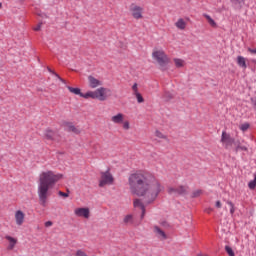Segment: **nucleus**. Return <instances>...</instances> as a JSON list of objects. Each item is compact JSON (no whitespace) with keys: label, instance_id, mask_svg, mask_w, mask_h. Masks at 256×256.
I'll use <instances>...</instances> for the list:
<instances>
[{"label":"nucleus","instance_id":"nucleus-3","mask_svg":"<svg viewBox=\"0 0 256 256\" xmlns=\"http://www.w3.org/2000/svg\"><path fill=\"white\" fill-rule=\"evenodd\" d=\"M152 59L156 61L161 71H167V66L171 62V59H169V55L165 53V50L159 48H155L152 51Z\"/></svg>","mask_w":256,"mask_h":256},{"label":"nucleus","instance_id":"nucleus-24","mask_svg":"<svg viewBox=\"0 0 256 256\" xmlns=\"http://www.w3.org/2000/svg\"><path fill=\"white\" fill-rule=\"evenodd\" d=\"M67 131H70L72 133H79V129L73 125V123H67L66 124Z\"/></svg>","mask_w":256,"mask_h":256},{"label":"nucleus","instance_id":"nucleus-1","mask_svg":"<svg viewBox=\"0 0 256 256\" xmlns=\"http://www.w3.org/2000/svg\"><path fill=\"white\" fill-rule=\"evenodd\" d=\"M128 185L131 193L143 197L146 205H151L159 197V193L163 191L161 182L153 174L143 171L131 174L128 178Z\"/></svg>","mask_w":256,"mask_h":256},{"label":"nucleus","instance_id":"nucleus-7","mask_svg":"<svg viewBox=\"0 0 256 256\" xmlns=\"http://www.w3.org/2000/svg\"><path fill=\"white\" fill-rule=\"evenodd\" d=\"M94 93L98 101H107L109 93H111V90L109 88L99 87L98 89L94 90Z\"/></svg>","mask_w":256,"mask_h":256},{"label":"nucleus","instance_id":"nucleus-12","mask_svg":"<svg viewBox=\"0 0 256 256\" xmlns=\"http://www.w3.org/2000/svg\"><path fill=\"white\" fill-rule=\"evenodd\" d=\"M74 215L76 217H83L84 219H89L91 217V211L89 208H76L74 210Z\"/></svg>","mask_w":256,"mask_h":256},{"label":"nucleus","instance_id":"nucleus-18","mask_svg":"<svg viewBox=\"0 0 256 256\" xmlns=\"http://www.w3.org/2000/svg\"><path fill=\"white\" fill-rule=\"evenodd\" d=\"M203 17L206 19L208 25H210L212 29H217L219 27L217 22H215V20L209 14H203Z\"/></svg>","mask_w":256,"mask_h":256},{"label":"nucleus","instance_id":"nucleus-42","mask_svg":"<svg viewBox=\"0 0 256 256\" xmlns=\"http://www.w3.org/2000/svg\"><path fill=\"white\" fill-rule=\"evenodd\" d=\"M212 212H213V208H207V209H205V213L210 214V213H212Z\"/></svg>","mask_w":256,"mask_h":256},{"label":"nucleus","instance_id":"nucleus-25","mask_svg":"<svg viewBox=\"0 0 256 256\" xmlns=\"http://www.w3.org/2000/svg\"><path fill=\"white\" fill-rule=\"evenodd\" d=\"M74 256H90L84 249H77Z\"/></svg>","mask_w":256,"mask_h":256},{"label":"nucleus","instance_id":"nucleus-29","mask_svg":"<svg viewBox=\"0 0 256 256\" xmlns=\"http://www.w3.org/2000/svg\"><path fill=\"white\" fill-rule=\"evenodd\" d=\"M49 73H52V75H54V77H57V79H59V81H61V83H65V80L63 78H61V76H59V74H57L55 71L51 70V68H47Z\"/></svg>","mask_w":256,"mask_h":256},{"label":"nucleus","instance_id":"nucleus-5","mask_svg":"<svg viewBox=\"0 0 256 256\" xmlns=\"http://www.w3.org/2000/svg\"><path fill=\"white\" fill-rule=\"evenodd\" d=\"M113 183H115V178L113 177V174H111V172H101L99 187H107V185H113Z\"/></svg>","mask_w":256,"mask_h":256},{"label":"nucleus","instance_id":"nucleus-19","mask_svg":"<svg viewBox=\"0 0 256 256\" xmlns=\"http://www.w3.org/2000/svg\"><path fill=\"white\" fill-rule=\"evenodd\" d=\"M123 224L124 225H135V216L132 214H127L123 218Z\"/></svg>","mask_w":256,"mask_h":256},{"label":"nucleus","instance_id":"nucleus-31","mask_svg":"<svg viewBox=\"0 0 256 256\" xmlns=\"http://www.w3.org/2000/svg\"><path fill=\"white\" fill-rule=\"evenodd\" d=\"M231 3L238 5V7H243L245 0H231Z\"/></svg>","mask_w":256,"mask_h":256},{"label":"nucleus","instance_id":"nucleus-40","mask_svg":"<svg viewBox=\"0 0 256 256\" xmlns=\"http://www.w3.org/2000/svg\"><path fill=\"white\" fill-rule=\"evenodd\" d=\"M52 226H53V222L51 221L45 222V227H52Z\"/></svg>","mask_w":256,"mask_h":256},{"label":"nucleus","instance_id":"nucleus-11","mask_svg":"<svg viewBox=\"0 0 256 256\" xmlns=\"http://www.w3.org/2000/svg\"><path fill=\"white\" fill-rule=\"evenodd\" d=\"M103 85V81L100 79L95 78L93 75L88 76V87L90 89H97V87H101Z\"/></svg>","mask_w":256,"mask_h":256},{"label":"nucleus","instance_id":"nucleus-22","mask_svg":"<svg viewBox=\"0 0 256 256\" xmlns=\"http://www.w3.org/2000/svg\"><path fill=\"white\" fill-rule=\"evenodd\" d=\"M81 97L83 99H96L95 90L94 91H88L85 94L82 93Z\"/></svg>","mask_w":256,"mask_h":256},{"label":"nucleus","instance_id":"nucleus-36","mask_svg":"<svg viewBox=\"0 0 256 256\" xmlns=\"http://www.w3.org/2000/svg\"><path fill=\"white\" fill-rule=\"evenodd\" d=\"M227 205L230 207V213L233 215L235 213V206H233L232 202L228 201Z\"/></svg>","mask_w":256,"mask_h":256},{"label":"nucleus","instance_id":"nucleus-23","mask_svg":"<svg viewBox=\"0 0 256 256\" xmlns=\"http://www.w3.org/2000/svg\"><path fill=\"white\" fill-rule=\"evenodd\" d=\"M68 91H70V93H73V95H79V97H81V95H83V93L81 92V89L79 88H74L71 86H66Z\"/></svg>","mask_w":256,"mask_h":256},{"label":"nucleus","instance_id":"nucleus-38","mask_svg":"<svg viewBox=\"0 0 256 256\" xmlns=\"http://www.w3.org/2000/svg\"><path fill=\"white\" fill-rule=\"evenodd\" d=\"M58 195H60V197H65V198L69 197L68 193H65V192H62V191H59Z\"/></svg>","mask_w":256,"mask_h":256},{"label":"nucleus","instance_id":"nucleus-39","mask_svg":"<svg viewBox=\"0 0 256 256\" xmlns=\"http://www.w3.org/2000/svg\"><path fill=\"white\" fill-rule=\"evenodd\" d=\"M249 53L256 55V48H248Z\"/></svg>","mask_w":256,"mask_h":256},{"label":"nucleus","instance_id":"nucleus-27","mask_svg":"<svg viewBox=\"0 0 256 256\" xmlns=\"http://www.w3.org/2000/svg\"><path fill=\"white\" fill-rule=\"evenodd\" d=\"M139 93H141L139 92V84L134 83L132 85V95H138Z\"/></svg>","mask_w":256,"mask_h":256},{"label":"nucleus","instance_id":"nucleus-6","mask_svg":"<svg viewBox=\"0 0 256 256\" xmlns=\"http://www.w3.org/2000/svg\"><path fill=\"white\" fill-rule=\"evenodd\" d=\"M167 191L169 195H187V193H189V186L180 185L176 187H169Z\"/></svg>","mask_w":256,"mask_h":256},{"label":"nucleus","instance_id":"nucleus-17","mask_svg":"<svg viewBox=\"0 0 256 256\" xmlns=\"http://www.w3.org/2000/svg\"><path fill=\"white\" fill-rule=\"evenodd\" d=\"M174 25L180 31H185V29H187V22L183 18H179Z\"/></svg>","mask_w":256,"mask_h":256},{"label":"nucleus","instance_id":"nucleus-34","mask_svg":"<svg viewBox=\"0 0 256 256\" xmlns=\"http://www.w3.org/2000/svg\"><path fill=\"white\" fill-rule=\"evenodd\" d=\"M155 135L158 139H167V136L160 131H156Z\"/></svg>","mask_w":256,"mask_h":256},{"label":"nucleus","instance_id":"nucleus-20","mask_svg":"<svg viewBox=\"0 0 256 256\" xmlns=\"http://www.w3.org/2000/svg\"><path fill=\"white\" fill-rule=\"evenodd\" d=\"M238 67H241V69H247V59L243 56H237L236 59Z\"/></svg>","mask_w":256,"mask_h":256},{"label":"nucleus","instance_id":"nucleus-30","mask_svg":"<svg viewBox=\"0 0 256 256\" xmlns=\"http://www.w3.org/2000/svg\"><path fill=\"white\" fill-rule=\"evenodd\" d=\"M201 195H203V190L198 189V190H194L192 192V197L196 198V197H201Z\"/></svg>","mask_w":256,"mask_h":256},{"label":"nucleus","instance_id":"nucleus-35","mask_svg":"<svg viewBox=\"0 0 256 256\" xmlns=\"http://www.w3.org/2000/svg\"><path fill=\"white\" fill-rule=\"evenodd\" d=\"M249 127H250L249 123H244L240 125V130L245 132L247 131V129H249Z\"/></svg>","mask_w":256,"mask_h":256},{"label":"nucleus","instance_id":"nucleus-9","mask_svg":"<svg viewBox=\"0 0 256 256\" xmlns=\"http://www.w3.org/2000/svg\"><path fill=\"white\" fill-rule=\"evenodd\" d=\"M14 222L17 227H23L25 223V212L23 210H16L14 212Z\"/></svg>","mask_w":256,"mask_h":256},{"label":"nucleus","instance_id":"nucleus-26","mask_svg":"<svg viewBox=\"0 0 256 256\" xmlns=\"http://www.w3.org/2000/svg\"><path fill=\"white\" fill-rule=\"evenodd\" d=\"M247 146H241V142L238 141V146L235 148V153H239V151H247Z\"/></svg>","mask_w":256,"mask_h":256},{"label":"nucleus","instance_id":"nucleus-15","mask_svg":"<svg viewBox=\"0 0 256 256\" xmlns=\"http://www.w3.org/2000/svg\"><path fill=\"white\" fill-rule=\"evenodd\" d=\"M5 239L8 241V251H13L15 249V245H17V238H13L12 236L6 235Z\"/></svg>","mask_w":256,"mask_h":256},{"label":"nucleus","instance_id":"nucleus-16","mask_svg":"<svg viewBox=\"0 0 256 256\" xmlns=\"http://www.w3.org/2000/svg\"><path fill=\"white\" fill-rule=\"evenodd\" d=\"M134 207L136 209H141L142 214H141V219H143L145 217V205L143 204V202L139 199H135L134 202Z\"/></svg>","mask_w":256,"mask_h":256},{"label":"nucleus","instance_id":"nucleus-14","mask_svg":"<svg viewBox=\"0 0 256 256\" xmlns=\"http://www.w3.org/2000/svg\"><path fill=\"white\" fill-rule=\"evenodd\" d=\"M153 231L157 239H159L160 241H165L168 239L165 231H163L159 226H154Z\"/></svg>","mask_w":256,"mask_h":256},{"label":"nucleus","instance_id":"nucleus-37","mask_svg":"<svg viewBox=\"0 0 256 256\" xmlns=\"http://www.w3.org/2000/svg\"><path fill=\"white\" fill-rule=\"evenodd\" d=\"M221 207H223V204L221 203V201H216V203H215V208L216 209H221Z\"/></svg>","mask_w":256,"mask_h":256},{"label":"nucleus","instance_id":"nucleus-33","mask_svg":"<svg viewBox=\"0 0 256 256\" xmlns=\"http://www.w3.org/2000/svg\"><path fill=\"white\" fill-rule=\"evenodd\" d=\"M225 251L229 256H235V252L233 251V248L226 246Z\"/></svg>","mask_w":256,"mask_h":256},{"label":"nucleus","instance_id":"nucleus-2","mask_svg":"<svg viewBox=\"0 0 256 256\" xmlns=\"http://www.w3.org/2000/svg\"><path fill=\"white\" fill-rule=\"evenodd\" d=\"M63 179V174L56 173L53 170L42 171L38 177L37 195L39 205L47 207L49 197H51V189Z\"/></svg>","mask_w":256,"mask_h":256},{"label":"nucleus","instance_id":"nucleus-41","mask_svg":"<svg viewBox=\"0 0 256 256\" xmlns=\"http://www.w3.org/2000/svg\"><path fill=\"white\" fill-rule=\"evenodd\" d=\"M41 23L34 27V31H41Z\"/></svg>","mask_w":256,"mask_h":256},{"label":"nucleus","instance_id":"nucleus-8","mask_svg":"<svg viewBox=\"0 0 256 256\" xmlns=\"http://www.w3.org/2000/svg\"><path fill=\"white\" fill-rule=\"evenodd\" d=\"M130 13L133 17V19H143V7L139 5L132 4L130 6Z\"/></svg>","mask_w":256,"mask_h":256},{"label":"nucleus","instance_id":"nucleus-10","mask_svg":"<svg viewBox=\"0 0 256 256\" xmlns=\"http://www.w3.org/2000/svg\"><path fill=\"white\" fill-rule=\"evenodd\" d=\"M225 147L235 151L236 147H239V140H235L229 134H225Z\"/></svg>","mask_w":256,"mask_h":256},{"label":"nucleus","instance_id":"nucleus-28","mask_svg":"<svg viewBox=\"0 0 256 256\" xmlns=\"http://www.w3.org/2000/svg\"><path fill=\"white\" fill-rule=\"evenodd\" d=\"M249 189L253 190L256 187V173H254V179L248 183Z\"/></svg>","mask_w":256,"mask_h":256},{"label":"nucleus","instance_id":"nucleus-21","mask_svg":"<svg viewBox=\"0 0 256 256\" xmlns=\"http://www.w3.org/2000/svg\"><path fill=\"white\" fill-rule=\"evenodd\" d=\"M173 63H174V66L176 67V69H183V67H185V65H187L185 60H183L181 58H174Z\"/></svg>","mask_w":256,"mask_h":256},{"label":"nucleus","instance_id":"nucleus-13","mask_svg":"<svg viewBox=\"0 0 256 256\" xmlns=\"http://www.w3.org/2000/svg\"><path fill=\"white\" fill-rule=\"evenodd\" d=\"M43 136L47 141H59V134L51 129H46Z\"/></svg>","mask_w":256,"mask_h":256},{"label":"nucleus","instance_id":"nucleus-32","mask_svg":"<svg viewBox=\"0 0 256 256\" xmlns=\"http://www.w3.org/2000/svg\"><path fill=\"white\" fill-rule=\"evenodd\" d=\"M134 97H136L137 103H145V99L143 98V95H141V93L135 94Z\"/></svg>","mask_w":256,"mask_h":256},{"label":"nucleus","instance_id":"nucleus-43","mask_svg":"<svg viewBox=\"0 0 256 256\" xmlns=\"http://www.w3.org/2000/svg\"><path fill=\"white\" fill-rule=\"evenodd\" d=\"M222 143L225 141V131H222V139H221Z\"/></svg>","mask_w":256,"mask_h":256},{"label":"nucleus","instance_id":"nucleus-4","mask_svg":"<svg viewBox=\"0 0 256 256\" xmlns=\"http://www.w3.org/2000/svg\"><path fill=\"white\" fill-rule=\"evenodd\" d=\"M110 121L114 123V125H122V129H124V131H129V129H131V123L129 120H125V114L123 113L113 115L110 118Z\"/></svg>","mask_w":256,"mask_h":256},{"label":"nucleus","instance_id":"nucleus-44","mask_svg":"<svg viewBox=\"0 0 256 256\" xmlns=\"http://www.w3.org/2000/svg\"><path fill=\"white\" fill-rule=\"evenodd\" d=\"M1 7H3V4L0 2V9H1Z\"/></svg>","mask_w":256,"mask_h":256}]
</instances>
